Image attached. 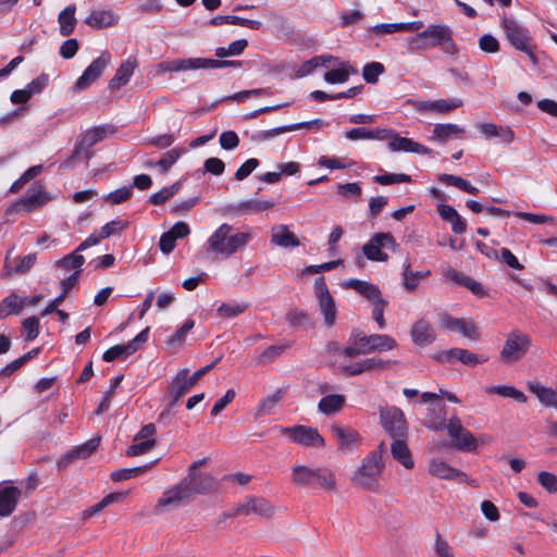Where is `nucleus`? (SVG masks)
Listing matches in <instances>:
<instances>
[{
  "label": "nucleus",
  "mask_w": 557,
  "mask_h": 557,
  "mask_svg": "<svg viewBox=\"0 0 557 557\" xmlns=\"http://www.w3.org/2000/svg\"><path fill=\"white\" fill-rule=\"evenodd\" d=\"M247 45H248V42L246 39H238V40L230 44V46L227 48H224V47L216 48L215 55L220 59L226 58L228 55H238L245 50Z\"/></svg>",
  "instance_id": "53"
},
{
  "label": "nucleus",
  "mask_w": 557,
  "mask_h": 557,
  "mask_svg": "<svg viewBox=\"0 0 557 557\" xmlns=\"http://www.w3.org/2000/svg\"><path fill=\"white\" fill-rule=\"evenodd\" d=\"M242 65V61H228V60H214V59H206V58H197V66L200 69H222V67H239Z\"/></svg>",
  "instance_id": "49"
},
{
  "label": "nucleus",
  "mask_w": 557,
  "mask_h": 557,
  "mask_svg": "<svg viewBox=\"0 0 557 557\" xmlns=\"http://www.w3.org/2000/svg\"><path fill=\"white\" fill-rule=\"evenodd\" d=\"M345 405V396L339 394L327 395L320 399L318 409L326 416L335 414L342 410Z\"/></svg>",
  "instance_id": "38"
},
{
  "label": "nucleus",
  "mask_w": 557,
  "mask_h": 557,
  "mask_svg": "<svg viewBox=\"0 0 557 557\" xmlns=\"http://www.w3.org/2000/svg\"><path fill=\"white\" fill-rule=\"evenodd\" d=\"M388 147L392 151H405L426 154L430 153V149L425 146L413 141L410 138L401 137L396 132L393 133Z\"/></svg>",
  "instance_id": "25"
},
{
  "label": "nucleus",
  "mask_w": 557,
  "mask_h": 557,
  "mask_svg": "<svg viewBox=\"0 0 557 557\" xmlns=\"http://www.w3.org/2000/svg\"><path fill=\"white\" fill-rule=\"evenodd\" d=\"M479 47L485 53H496L500 49L499 41L491 34H485L479 38Z\"/></svg>",
  "instance_id": "61"
},
{
  "label": "nucleus",
  "mask_w": 557,
  "mask_h": 557,
  "mask_svg": "<svg viewBox=\"0 0 557 557\" xmlns=\"http://www.w3.org/2000/svg\"><path fill=\"white\" fill-rule=\"evenodd\" d=\"M437 180L441 182V183H444L446 185H450V186H454L465 193H468L470 195H478L479 194V188H476L475 186L471 185L467 180L460 177V176H456V175H453V174H440L437 176Z\"/></svg>",
  "instance_id": "42"
},
{
  "label": "nucleus",
  "mask_w": 557,
  "mask_h": 557,
  "mask_svg": "<svg viewBox=\"0 0 557 557\" xmlns=\"http://www.w3.org/2000/svg\"><path fill=\"white\" fill-rule=\"evenodd\" d=\"M330 431L343 450H354L361 444L359 432L350 426L333 424Z\"/></svg>",
  "instance_id": "18"
},
{
  "label": "nucleus",
  "mask_w": 557,
  "mask_h": 557,
  "mask_svg": "<svg viewBox=\"0 0 557 557\" xmlns=\"http://www.w3.org/2000/svg\"><path fill=\"white\" fill-rule=\"evenodd\" d=\"M399 245L391 233H376L362 246V251L368 260L386 262L388 255L383 248L396 251Z\"/></svg>",
  "instance_id": "8"
},
{
  "label": "nucleus",
  "mask_w": 557,
  "mask_h": 557,
  "mask_svg": "<svg viewBox=\"0 0 557 557\" xmlns=\"http://www.w3.org/2000/svg\"><path fill=\"white\" fill-rule=\"evenodd\" d=\"M314 292L318 298L320 312L324 318V323L326 326L331 327L335 324L337 310L334 298L331 296L323 276L315 280Z\"/></svg>",
  "instance_id": "11"
},
{
  "label": "nucleus",
  "mask_w": 557,
  "mask_h": 557,
  "mask_svg": "<svg viewBox=\"0 0 557 557\" xmlns=\"http://www.w3.org/2000/svg\"><path fill=\"white\" fill-rule=\"evenodd\" d=\"M374 182L380 185H391L396 183H409L411 182V177L407 174H395L387 173L382 175H375L373 177Z\"/></svg>",
  "instance_id": "58"
},
{
  "label": "nucleus",
  "mask_w": 557,
  "mask_h": 557,
  "mask_svg": "<svg viewBox=\"0 0 557 557\" xmlns=\"http://www.w3.org/2000/svg\"><path fill=\"white\" fill-rule=\"evenodd\" d=\"M132 195H133V186L127 185V186H123V187L117 188V189L111 191L110 194H108L106 196V201H108L112 205H120V203H123L126 200H128Z\"/></svg>",
  "instance_id": "55"
},
{
  "label": "nucleus",
  "mask_w": 557,
  "mask_h": 557,
  "mask_svg": "<svg viewBox=\"0 0 557 557\" xmlns=\"http://www.w3.org/2000/svg\"><path fill=\"white\" fill-rule=\"evenodd\" d=\"M397 363L396 360H384L380 357H371L361 361L355 362L349 366L343 367V372L349 376L360 375L364 372H381L391 368L392 364Z\"/></svg>",
  "instance_id": "16"
},
{
  "label": "nucleus",
  "mask_w": 557,
  "mask_h": 557,
  "mask_svg": "<svg viewBox=\"0 0 557 557\" xmlns=\"http://www.w3.org/2000/svg\"><path fill=\"white\" fill-rule=\"evenodd\" d=\"M251 239V231H239L231 224L223 223L207 239V251L216 258L228 259L243 251Z\"/></svg>",
  "instance_id": "2"
},
{
  "label": "nucleus",
  "mask_w": 557,
  "mask_h": 557,
  "mask_svg": "<svg viewBox=\"0 0 557 557\" xmlns=\"http://www.w3.org/2000/svg\"><path fill=\"white\" fill-rule=\"evenodd\" d=\"M410 268V261L406 260L404 263L403 271V285L407 292H413L417 288L420 281L430 275V271H411Z\"/></svg>",
  "instance_id": "37"
},
{
  "label": "nucleus",
  "mask_w": 557,
  "mask_h": 557,
  "mask_svg": "<svg viewBox=\"0 0 557 557\" xmlns=\"http://www.w3.org/2000/svg\"><path fill=\"white\" fill-rule=\"evenodd\" d=\"M465 133L462 127L453 123L436 124L433 128L432 139L441 143L447 141L453 136H459Z\"/></svg>",
  "instance_id": "41"
},
{
  "label": "nucleus",
  "mask_w": 557,
  "mask_h": 557,
  "mask_svg": "<svg viewBox=\"0 0 557 557\" xmlns=\"http://www.w3.org/2000/svg\"><path fill=\"white\" fill-rule=\"evenodd\" d=\"M528 388L533 393L539 401L545 407H552L557 410V391L546 387L539 382H528Z\"/></svg>",
  "instance_id": "29"
},
{
  "label": "nucleus",
  "mask_w": 557,
  "mask_h": 557,
  "mask_svg": "<svg viewBox=\"0 0 557 557\" xmlns=\"http://www.w3.org/2000/svg\"><path fill=\"white\" fill-rule=\"evenodd\" d=\"M531 347V339L528 334L519 330L511 331L499 352V358L505 363H513L521 360Z\"/></svg>",
  "instance_id": "6"
},
{
  "label": "nucleus",
  "mask_w": 557,
  "mask_h": 557,
  "mask_svg": "<svg viewBox=\"0 0 557 557\" xmlns=\"http://www.w3.org/2000/svg\"><path fill=\"white\" fill-rule=\"evenodd\" d=\"M247 309L245 304H222L218 309V314L222 318H233L243 313Z\"/></svg>",
  "instance_id": "60"
},
{
  "label": "nucleus",
  "mask_w": 557,
  "mask_h": 557,
  "mask_svg": "<svg viewBox=\"0 0 557 557\" xmlns=\"http://www.w3.org/2000/svg\"><path fill=\"white\" fill-rule=\"evenodd\" d=\"M502 28L506 35L507 40L519 51L527 53L530 60L535 63L536 59L530 47V33L520 25L515 18L504 16L502 18Z\"/></svg>",
  "instance_id": "7"
},
{
  "label": "nucleus",
  "mask_w": 557,
  "mask_h": 557,
  "mask_svg": "<svg viewBox=\"0 0 557 557\" xmlns=\"http://www.w3.org/2000/svg\"><path fill=\"white\" fill-rule=\"evenodd\" d=\"M313 486L334 492L336 490L335 473L327 468H314Z\"/></svg>",
  "instance_id": "34"
},
{
  "label": "nucleus",
  "mask_w": 557,
  "mask_h": 557,
  "mask_svg": "<svg viewBox=\"0 0 557 557\" xmlns=\"http://www.w3.org/2000/svg\"><path fill=\"white\" fill-rule=\"evenodd\" d=\"M99 444L100 437H94L73 449L78 459H84L89 457L98 448Z\"/></svg>",
  "instance_id": "59"
},
{
  "label": "nucleus",
  "mask_w": 557,
  "mask_h": 557,
  "mask_svg": "<svg viewBox=\"0 0 557 557\" xmlns=\"http://www.w3.org/2000/svg\"><path fill=\"white\" fill-rule=\"evenodd\" d=\"M411 338L414 344L424 346L435 341V333L428 321L419 320L411 327Z\"/></svg>",
  "instance_id": "30"
},
{
  "label": "nucleus",
  "mask_w": 557,
  "mask_h": 557,
  "mask_svg": "<svg viewBox=\"0 0 557 557\" xmlns=\"http://www.w3.org/2000/svg\"><path fill=\"white\" fill-rule=\"evenodd\" d=\"M104 137H106V128L102 126L95 127V128L88 131L84 135L79 146L75 149V154H78L79 151L84 148L89 149L97 143L101 141Z\"/></svg>",
  "instance_id": "45"
},
{
  "label": "nucleus",
  "mask_w": 557,
  "mask_h": 557,
  "mask_svg": "<svg viewBox=\"0 0 557 557\" xmlns=\"http://www.w3.org/2000/svg\"><path fill=\"white\" fill-rule=\"evenodd\" d=\"M381 423L392 437H404L407 434V425L404 413L396 407L380 409Z\"/></svg>",
  "instance_id": "13"
},
{
  "label": "nucleus",
  "mask_w": 557,
  "mask_h": 557,
  "mask_svg": "<svg viewBox=\"0 0 557 557\" xmlns=\"http://www.w3.org/2000/svg\"><path fill=\"white\" fill-rule=\"evenodd\" d=\"M434 549L436 557H455L451 546L438 533L436 534Z\"/></svg>",
  "instance_id": "64"
},
{
  "label": "nucleus",
  "mask_w": 557,
  "mask_h": 557,
  "mask_svg": "<svg viewBox=\"0 0 557 557\" xmlns=\"http://www.w3.org/2000/svg\"><path fill=\"white\" fill-rule=\"evenodd\" d=\"M283 398V391L280 388L275 391L272 395H269L262 398L258 405L257 413L259 416H264L271 412V410L276 406V404Z\"/></svg>",
  "instance_id": "50"
},
{
  "label": "nucleus",
  "mask_w": 557,
  "mask_h": 557,
  "mask_svg": "<svg viewBox=\"0 0 557 557\" xmlns=\"http://www.w3.org/2000/svg\"><path fill=\"white\" fill-rule=\"evenodd\" d=\"M49 198L46 193L41 189H32L25 197H23L17 203V208H23L24 211H30L37 207L45 205Z\"/></svg>",
  "instance_id": "35"
},
{
  "label": "nucleus",
  "mask_w": 557,
  "mask_h": 557,
  "mask_svg": "<svg viewBox=\"0 0 557 557\" xmlns=\"http://www.w3.org/2000/svg\"><path fill=\"white\" fill-rule=\"evenodd\" d=\"M195 326V321L187 319L184 324L166 341L169 346L182 344L189 331Z\"/></svg>",
  "instance_id": "57"
},
{
  "label": "nucleus",
  "mask_w": 557,
  "mask_h": 557,
  "mask_svg": "<svg viewBox=\"0 0 557 557\" xmlns=\"http://www.w3.org/2000/svg\"><path fill=\"white\" fill-rule=\"evenodd\" d=\"M137 65V60L134 57H131L124 61L116 70L115 75L110 79L109 88L119 89L126 85L129 82Z\"/></svg>",
  "instance_id": "26"
},
{
  "label": "nucleus",
  "mask_w": 557,
  "mask_h": 557,
  "mask_svg": "<svg viewBox=\"0 0 557 557\" xmlns=\"http://www.w3.org/2000/svg\"><path fill=\"white\" fill-rule=\"evenodd\" d=\"M432 358L442 363L458 361L469 367H475L488 360V357L485 355L474 354L468 349L458 347L434 354Z\"/></svg>",
  "instance_id": "12"
},
{
  "label": "nucleus",
  "mask_w": 557,
  "mask_h": 557,
  "mask_svg": "<svg viewBox=\"0 0 557 557\" xmlns=\"http://www.w3.org/2000/svg\"><path fill=\"white\" fill-rule=\"evenodd\" d=\"M424 37L428 38L430 48L443 46V50L449 54H456L458 48L453 39V30L448 25L445 24H433L429 25L423 30Z\"/></svg>",
  "instance_id": "10"
},
{
  "label": "nucleus",
  "mask_w": 557,
  "mask_h": 557,
  "mask_svg": "<svg viewBox=\"0 0 557 557\" xmlns=\"http://www.w3.org/2000/svg\"><path fill=\"white\" fill-rule=\"evenodd\" d=\"M183 152L184 149L177 148H173L166 151L162 156V158L156 162V164H158L160 173H166L171 169V166L180 159Z\"/></svg>",
  "instance_id": "51"
},
{
  "label": "nucleus",
  "mask_w": 557,
  "mask_h": 557,
  "mask_svg": "<svg viewBox=\"0 0 557 557\" xmlns=\"http://www.w3.org/2000/svg\"><path fill=\"white\" fill-rule=\"evenodd\" d=\"M425 425L434 431H442L446 429L454 446L461 451L478 450V438L462 426L458 417H451L448 423H445V417L440 416L437 419L426 421Z\"/></svg>",
  "instance_id": "4"
},
{
  "label": "nucleus",
  "mask_w": 557,
  "mask_h": 557,
  "mask_svg": "<svg viewBox=\"0 0 557 557\" xmlns=\"http://www.w3.org/2000/svg\"><path fill=\"white\" fill-rule=\"evenodd\" d=\"M203 460L195 461L188 469V474L175 486L165 491L157 503V508L177 507L195 494H207L216 488L214 478L207 473H198L196 469Z\"/></svg>",
  "instance_id": "1"
},
{
  "label": "nucleus",
  "mask_w": 557,
  "mask_h": 557,
  "mask_svg": "<svg viewBox=\"0 0 557 557\" xmlns=\"http://www.w3.org/2000/svg\"><path fill=\"white\" fill-rule=\"evenodd\" d=\"M397 347L394 337L386 334L367 335L360 330H354L349 337V345L343 350V355L354 358L360 355H370L375 351L392 350Z\"/></svg>",
  "instance_id": "3"
},
{
  "label": "nucleus",
  "mask_w": 557,
  "mask_h": 557,
  "mask_svg": "<svg viewBox=\"0 0 557 557\" xmlns=\"http://www.w3.org/2000/svg\"><path fill=\"white\" fill-rule=\"evenodd\" d=\"M75 12V4H70L59 13L58 22L60 24V34L64 37L70 36L74 32L77 23Z\"/></svg>",
  "instance_id": "33"
},
{
  "label": "nucleus",
  "mask_w": 557,
  "mask_h": 557,
  "mask_svg": "<svg viewBox=\"0 0 557 557\" xmlns=\"http://www.w3.org/2000/svg\"><path fill=\"white\" fill-rule=\"evenodd\" d=\"M341 285L346 289L355 290L356 293H358L360 296L364 297L372 304L383 299L381 289L379 288L377 285L373 283L361 281L358 278H349L342 282Z\"/></svg>",
  "instance_id": "21"
},
{
  "label": "nucleus",
  "mask_w": 557,
  "mask_h": 557,
  "mask_svg": "<svg viewBox=\"0 0 557 557\" xmlns=\"http://www.w3.org/2000/svg\"><path fill=\"white\" fill-rule=\"evenodd\" d=\"M486 393L496 394L503 397H509L520 404L527 403V396L513 386L508 385H494L486 388Z\"/></svg>",
  "instance_id": "43"
},
{
  "label": "nucleus",
  "mask_w": 557,
  "mask_h": 557,
  "mask_svg": "<svg viewBox=\"0 0 557 557\" xmlns=\"http://www.w3.org/2000/svg\"><path fill=\"white\" fill-rule=\"evenodd\" d=\"M358 71L349 63H341L338 69H333L324 74V81L329 84H343L346 83L350 74H357Z\"/></svg>",
  "instance_id": "36"
},
{
  "label": "nucleus",
  "mask_w": 557,
  "mask_h": 557,
  "mask_svg": "<svg viewBox=\"0 0 557 557\" xmlns=\"http://www.w3.org/2000/svg\"><path fill=\"white\" fill-rule=\"evenodd\" d=\"M271 243L283 248H293L300 245V242L295 236V234L292 233L288 226L284 224L275 225L272 227Z\"/></svg>",
  "instance_id": "28"
},
{
  "label": "nucleus",
  "mask_w": 557,
  "mask_h": 557,
  "mask_svg": "<svg viewBox=\"0 0 557 557\" xmlns=\"http://www.w3.org/2000/svg\"><path fill=\"white\" fill-rule=\"evenodd\" d=\"M441 324L443 327L456 331L469 339H480V333L478 332V327L472 321H467L465 319L454 318L448 314H444L441 318Z\"/></svg>",
  "instance_id": "20"
},
{
  "label": "nucleus",
  "mask_w": 557,
  "mask_h": 557,
  "mask_svg": "<svg viewBox=\"0 0 557 557\" xmlns=\"http://www.w3.org/2000/svg\"><path fill=\"white\" fill-rule=\"evenodd\" d=\"M407 42L410 52H418L431 49L428 42V38L424 37L423 35V30L418 33L416 36L409 37L407 39Z\"/></svg>",
  "instance_id": "62"
},
{
  "label": "nucleus",
  "mask_w": 557,
  "mask_h": 557,
  "mask_svg": "<svg viewBox=\"0 0 557 557\" xmlns=\"http://www.w3.org/2000/svg\"><path fill=\"white\" fill-rule=\"evenodd\" d=\"M23 308V301L16 294H10L0 302V320L11 314H17Z\"/></svg>",
  "instance_id": "44"
},
{
  "label": "nucleus",
  "mask_w": 557,
  "mask_h": 557,
  "mask_svg": "<svg viewBox=\"0 0 557 557\" xmlns=\"http://www.w3.org/2000/svg\"><path fill=\"white\" fill-rule=\"evenodd\" d=\"M117 17L111 11H92L85 23L94 28H103L115 24Z\"/></svg>",
  "instance_id": "40"
},
{
  "label": "nucleus",
  "mask_w": 557,
  "mask_h": 557,
  "mask_svg": "<svg viewBox=\"0 0 557 557\" xmlns=\"http://www.w3.org/2000/svg\"><path fill=\"white\" fill-rule=\"evenodd\" d=\"M273 206L274 202L271 200H247L230 206L228 211L234 214L258 213Z\"/></svg>",
  "instance_id": "31"
},
{
  "label": "nucleus",
  "mask_w": 557,
  "mask_h": 557,
  "mask_svg": "<svg viewBox=\"0 0 557 557\" xmlns=\"http://www.w3.org/2000/svg\"><path fill=\"white\" fill-rule=\"evenodd\" d=\"M134 354L133 345L119 344L114 345L103 352L102 359L107 362H111L117 358L126 357Z\"/></svg>",
  "instance_id": "48"
},
{
  "label": "nucleus",
  "mask_w": 557,
  "mask_h": 557,
  "mask_svg": "<svg viewBox=\"0 0 557 557\" xmlns=\"http://www.w3.org/2000/svg\"><path fill=\"white\" fill-rule=\"evenodd\" d=\"M150 467L151 465H145L140 467L119 469L113 471L110 474V478L113 482L126 481L145 473Z\"/></svg>",
  "instance_id": "46"
},
{
  "label": "nucleus",
  "mask_w": 557,
  "mask_h": 557,
  "mask_svg": "<svg viewBox=\"0 0 557 557\" xmlns=\"http://www.w3.org/2000/svg\"><path fill=\"white\" fill-rule=\"evenodd\" d=\"M391 444V453L395 460L401 463L406 469H412L414 466L411 453L407 444L400 440L401 437H394Z\"/></svg>",
  "instance_id": "32"
},
{
  "label": "nucleus",
  "mask_w": 557,
  "mask_h": 557,
  "mask_svg": "<svg viewBox=\"0 0 557 557\" xmlns=\"http://www.w3.org/2000/svg\"><path fill=\"white\" fill-rule=\"evenodd\" d=\"M82 250H77V248L70 255L63 257L59 262L58 265L60 268H63L64 270H72L81 272V268L85 262L84 256L79 255Z\"/></svg>",
  "instance_id": "47"
},
{
  "label": "nucleus",
  "mask_w": 557,
  "mask_h": 557,
  "mask_svg": "<svg viewBox=\"0 0 557 557\" xmlns=\"http://www.w3.org/2000/svg\"><path fill=\"white\" fill-rule=\"evenodd\" d=\"M220 359H216L210 364H207L203 368H200L196 372H194L190 376H188L189 370L187 368L182 369L175 375V377L171 381L172 389L175 392L176 398L185 395L197 382L200 377H202L206 373H208Z\"/></svg>",
  "instance_id": "14"
},
{
  "label": "nucleus",
  "mask_w": 557,
  "mask_h": 557,
  "mask_svg": "<svg viewBox=\"0 0 557 557\" xmlns=\"http://www.w3.org/2000/svg\"><path fill=\"white\" fill-rule=\"evenodd\" d=\"M281 434L287 436L293 443L304 447H323L325 442L315 428L308 425H293L278 428Z\"/></svg>",
  "instance_id": "9"
},
{
  "label": "nucleus",
  "mask_w": 557,
  "mask_h": 557,
  "mask_svg": "<svg viewBox=\"0 0 557 557\" xmlns=\"http://www.w3.org/2000/svg\"><path fill=\"white\" fill-rule=\"evenodd\" d=\"M128 222L123 220H113L106 223L99 234H91L88 236L78 247L77 250H85L91 246L99 244L101 239L108 238L112 235L120 234L122 231L127 228Z\"/></svg>",
  "instance_id": "19"
},
{
  "label": "nucleus",
  "mask_w": 557,
  "mask_h": 557,
  "mask_svg": "<svg viewBox=\"0 0 557 557\" xmlns=\"http://www.w3.org/2000/svg\"><path fill=\"white\" fill-rule=\"evenodd\" d=\"M292 481L295 485L300 487L313 486L314 468H309L302 465L292 467Z\"/></svg>",
  "instance_id": "39"
},
{
  "label": "nucleus",
  "mask_w": 557,
  "mask_h": 557,
  "mask_svg": "<svg viewBox=\"0 0 557 557\" xmlns=\"http://www.w3.org/2000/svg\"><path fill=\"white\" fill-rule=\"evenodd\" d=\"M21 495L18 487L0 484V517H8L15 510Z\"/></svg>",
  "instance_id": "24"
},
{
  "label": "nucleus",
  "mask_w": 557,
  "mask_h": 557,
  "mask_svg": "<svg viewBox=\"0 0 557 557\" xmlns=\"http://www.w3.org/2000/svg\"><path fill=\"white\" fill-rule=\"evenodd\" d=\"M537 482L549 493L557 492V476L547 471H541L537 474Z\"/></svg>",
  "instance_id": "63"
},
{
  "label": "nucleus",
  "mask_w": 557,
  "mask_h": 557,
  "mask_svg": "<svg viewBox=\"0 0 557 557\" xmlns=\"http://www.w3.org/2000/svg\"><path fill=\"white\" fill-rule=\"evenodd\" d=\"M110 53H101V55L94 60L84 71V73L77 78L75 83V88L78 90L88 88L102 75L107 66L110 64Z\"/></svg>",
  "instance_id": "15"
},
{
  "label": "nucleus",
  "mask_w": 557,
  "mask_h": 557,
  "mask_svg": "<svg viewBox=\"0 0 557 557\" xmlns=\"http://www.w3.org/2000/svg\"><path fill=\"white\" fill-rule=\"evenodd\" d=\"M198 70L197 58L190 59H174L170 61H163L156 65V74L162 75L166 72H185Z\"/></svg>",
  "instance_id": "27"
},
{
  "label": "nucleus",
  "mask_w": 557,
  "mask_h": 557,
  "mask_svg": "<svg viewBox=\"0 0 557 557\" xmlns=\"http://www.w3.org/2000/svg\"><path fill=\"white\" fill-rule=\"evenodd\" d=\"M257 513L270 517L273 513V506L262 497H249L244 503L238 504L228 517L240 515Z\"/></svg>",
  "instance_id": "17"
},
{
  "label": "nucleus",
  "mask_w": 557,
  "mask_h": 557,
  "mask_svg": "<svg viewBox=\"0 0 557 557\" xmlns=\"http://www.w3.org/2000/svg\"><path fill=\"white\" fill-rule=\"evenodd\" d=\"M429 472L431 475L441 480H454L465 482L467 474L459 469L450 467L443 460L432 459L429 465Z\"/></svg>",
  "instance_id": "22"
},
{
  "label": "nucleus",
  "mask_w": 557,
  "mask_h": 557,
  "mask_svg": "<svg viewBox=\"0 0 557 557\" xmlns=\"http://www.w3.org/2000/svg\"><path fill=\"white\" fill-rule=\"evenodd\" d=\"M384 65L380 62H370L362 69V77L368 84H375L384 73Z\"/></svg>",
  "instance_id": "52"
},
{
  "label": "nucleus",
  "mask_w": 557,
  "mask_h": 557,
  "mask_svg": "<svg viewBox=\"0 0 557 557\" xmlns=\"http://www.w3.org/2000/svg\"><path fill=\"white\" fill-rule=\"evenodd\" d=\"M336 59L332 55H319L314 57L301 65V69L299 70L300 76L308 75L312 73L318 66L324 65L325 63L335 61Z\"/></svg>",
  "instance_id": "54"
},
{
  "label": "nucleus",
  "mask_w": 557,
  "mask_h": 557,
  "mask_svg": "<svg viewBox=\"0 0 557 557\" xmlns=\"http://www.w3.org/2000/svg\"><path fill=\"white\" fill-rule=\"evenodd\" d=\"M156 438H148L135 442L126 449V455L134 457L148 453L156 446Z\"/></svg>",
  "instance_id": "56"
},
{
  "label": "nucleus",
  "mask_w": 557,
  "mask_h": 557,
  "mask_svg": "<svg viewBox=\"0 0 557 557\" xmlns=\"http://www.w3.org/2000/svg\"><path fill=\"white\" fill-rule=\"evenodd\" d=\"M462 106L459 99H438L433 101H418L413 108L419 112H436L440 114L448 113Z\"/></svg>",
  "instance_id": "23"
},
{
  "label": "nucleus",
  "mask_w": 557,
  "mask_h": 557,
  "mask_svg": "<svg viewBox=\"0 0 557 557\" xmlns=\"http://www.w3.org/2000/svg\"><path fill=\"white\" fill-rule=\"evenodd\" d=\"M384 469V461L379 451H372L362 459L360 467L354 472L351 483L355 487L379 492L380 476Z\"/></svg>",
  "instance_id": "5"
}]
</instances>
